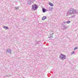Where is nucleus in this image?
<instances>
[{"mask_svg": "<svg viewBox=\"0 0 78 78\" xmlns=\"http://www.w3.org/2000/svg\"><path fill=\"white\" fill-rule=\"evenodd\" d=\"M78 12L77 10L74 9H70L69 11L67 12L66 16H68L69 15H72V14H78Z\"/></svg>", "mask_w": 78, "mask_h": 78, "instance_id": "f257e3e1", "label": "nucleus"}, {"mask_svg": "<svg viewBox=\"0 0 78 78\" xmlns=\"http://www.w3.org/2000/svg\"><path fill=\"white\" fill-rule=\"evenodd\" d=\"M59 58L61 59H62V60H64V59H66V55L62 54L59 56Z\"/></svg>", "mask_w": 78, "mask_h": 78, "instance_id": "f03ea898", "label": "nucleus"}, {"mask_svg": "<svg viewBox=\"0 0 78 78\" xmlns=\"http://www.w3.org/2000/svg\"><path fill=\"white\" fill-rule=\"evenodd\" d=\"M32 10H34V11L36 10L38 8V6L36 4L32 5Z\"/></svg>", "mask_w": 78, "mask_h": 78, "instance_id": "7ed1b4c3", "label": "nucleus"}, {"mask_svg": "<svg viewBox=\"0 0 78 78\" xmlns=\"http://www.w3.org/2000/svg\"><path fill=\"white\" fill-rule=\"evenodd\" d=\"M27 5H31L32 3H33V1L32 0H29L27 2Z\"/></svg>", "mask_w": 78, "mask_h": 78, "instance_id": "20e7f679", "label": "nucleus"}, {"mask_svg": "<svg viewBox=\"0 0 78 78\" xmlns=\"http://www.w3.org/2000/svg\"><path fill=\"white\" fill-rule=\"evenodd\" d=\"M53 8L49 7L48 11H53Z\"/></svg>", "mask_w": 78, "mask_h": 78, "instance_id": "39448f33", "label": "nucleus"}, {"mask_svg": "<svg viewBox=\"0 0 78 78\" xmlns=\"http://www.w3.org/2000/svg\"><path fill=\"white\" fill-rule=\"evenodd\" d=\"M6 52H8V53H11V49H8L6 51Z\"/></svg>", "mask_w": 78, "mask_h": 78, "instance_id": "423d86ee", "label": "nucleus"}, {"mask_svg": "<svg viewBox=\"0 0 78 78\" xmlns=\"http://www.w3.org/2000/svg\"><path fill=\"white\" fill-rule=\"evenodd\" d=\"M47 19V17L46 16H44L42 18V20H45V19Z\"/></svg>", "mask_w": 78, "mask_h": 78, "instance_id": "0eeeda50", "label": "nucleus"}, {"mask_svg": "<svg viewBox=\"0 0 78 78\" xmlns=\"http://www.w3.org/2000/svg\"><path fill=\"white\" fill-rule=\"evenodd\" d=\"M46 11H47V9H44V8H42V11L43 12H45Z\"/></svg>", "mask_w": 78, "mask_h": 78, "instance_id": "6e6552de", "label": "nucleus"}, {"mask_svg": "<svg viewBox=\"0 0 78 78\" xmlns=\"http://www.w3.org/2000/svg\"><path fill=\"white\" fill-rule=\"evenodd\" d=\"M4 28V29H5V30H8L9 28H8V27H3Z\"/></svg>", "mask_w": 78, "mask_h": 78, "instance_id": "1a4fd4ad", "label": "nucleus"}, {"mask_svg": "<svg viewBox=\"0 0 78 78\" xmlns=\"http://www.w3.org/2000/svg\"><path fill=\"white\" fill-rule=\"evenodd\" d=\"M49 5H50V6H53V4L51 3H49Z\"/></svg>", "mask_w": 78, "mask_h": 78, "instance_id": "9d476101", "label": "nucleus"}, {"mask_svg": "<svg viewBox=\"0 0 78 78\" xmlns=\"http://www.w3.org/2000/svg\"><path fill=\"white\" fill-rule=\"evenodd\" d=\"M70 22H71L70 21H66V23H67V24H69V23H70Z\"/></svg>", "mask_w": 78, "mask_h": 78, "instance_id": "9b49d317", "label": "nucleus"}, {"mask_svg": "<svg viewBox=\"0 0 78 78\" xmlns=\"http://www.w3.org/2000/svg\"><path fill=\"white\" fill-rule=\"evenodd\" d=\"M54 33L53 32V31H51L50 32V35H52V34H53Z\"/></svg>", "mask_w": 78, "mask_h": 78, "instance_id": "f8f14e48", "label": "nucleus"}, {"mask_svg": "<svg viewBox=\"0 0 78 78\" xmlns=\"http://www.w3.org/2000/svg\"><path fill=\"white\" fill-rule=\"evenodd\" d=\"M53 36L51 35L50 36V37H48V38H50V39H51V38H53Z\"/></svg>", "mask_w": 78, "mask_h": 78, "instance_id": "ddd939ff", "label": "nucleus"}, {"mask_svg": "<svg viewBox=\"0 0 78 78\" xmlns=\"http://www.w3.org/2000/svg\"><path fill=\"white\" fill-rule=\"evenodd\" d=\"M15 8L16 9H19V7H15Z\"/></svg>", "mask_w": 78, "mask_h": 78, "instance_id": "4468645a", "label": "nucleus"}, {"mask_svg": "<svg viewBox=\"0 0 78 78\" xmlns=\"http://www.w3.org/2000/svg\"><path fill=\"white\" fill-rule=\"evenodd\" d=\"M75 17V15H73V16H71V18L72 19H73V18H74V17Z\"/></svg>", "mask_w": 78, "mask_h": 78, "instance_id": "2eb2a0df", "label": "nucleus"}, {"mask_svg": "<svg viewBox=\"0 0 78 78\" xmlns=\"http://www.w3.org/2000/svg\"><path fill=\"white\" fill-rule=\"evenodd\" d=\"M75 53V51H73L72 52H71V55H73Z\"/></svg>", "mask_w": 78, "mask_h": 78, "instance_id": "dca6fc26", "label": "nucleus"}, {"mask_svg": "<svg viewBox=\"0 0 78 78\" xmlns=\"http://www.w3.org/2000/svg\"><path fill=\"white\" fill-rule=\"evenodd\" d=\"M67 23V21H64L63 22V23H64V24H65V23Z\"/></svg>", "mask_w": 78, "mask_h": 78, "instance_id": "f3484780", "label": "nucleus"}, {"mask_svg": "<svg viewBox=\"0 0 78 78\" xmlns=\"http://www.w3.org/2000/svg\"><path fill=\"white\" fill-rule=\"evenodd\" d=\"M67 29V27H64V29Z\"/></svg>", "mask_w": 78, "mask_h": 78, "instance_id": "a211bd4d", "label": "nucleus"}, {"mask_svg": "<svg viewBox=\"0 0 78 78\" xmlns=\"http://www.w3.org/2000/svg\"><path fill=\"white\" fill-rule=\"evenodd\" d=\"M77 48H77V47H75V48H74V50H76V49H77Z\"/></svg>", "mask_w": 78, "mask_h": 78, "instance_id": "6ab92c4d", "label": "nucleus"}, {"mask_svg": "<svg viewBox=\"0 0 78 78\" xmlns=\"http://www.w3.org/2000/svg\"><path fill=\"white\" fill-rule=\"evenodd\" d=\"M23 21H25V20H26V19H23Z\"/></svg>", "mask_w": 78, "mask_h": 78, "instance_id": "aec40b11", "label": "nucleus"}, {"mask_svg": "<svg viewBox=\"0 0 78 78\" xmlns=\"http://www.w3.org/2000/svg\"><path fill=\"white\" fill-rule=\"evenodd\" d=\"M39 43H40V41H39L37 42V44H39Z\"/></svg>", "mask_w": 78, "mask_h": 78, "instance_id": "412c9836", "label": "nucleus"}]
</instances>
